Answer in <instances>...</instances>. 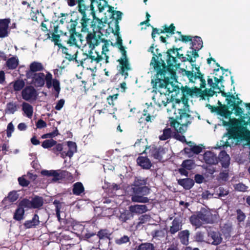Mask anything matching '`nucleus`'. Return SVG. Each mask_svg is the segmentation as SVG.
I'll return each mask as SVG.
<instances>
[{
  "label": "nucleus",
  "instance_id": "31",
  "mask_svg": "<svg viewBox=\"0 0 250 250\" xmlns=\"http://www.w3.org/2000/svg\"><path fill=\"white\" fill-rule=\"evenodd\" d=\"M123 13L119 11H116L115 12V16H111V18H112L113 20H115L114 23L115 30V31L113 29H112V32L114 35H118L120 31V27H119V20H121L122 16Z\"/></svg>",
  "mask_w": 250,
  "mask_h": 250
},
{
  "label": "nucleus",
  "instance_id": "60",
  "mask_svg": "<svg viewBox=\"0 0 250 250\" xmlns=\"http://www.w3.org/2000/svg\"><path fill=\"white\" fill-rule=\"evenodd\" d=\"M150 217V216L147 214L141 215L138 219L139 222L137 224V226H140L141 225L146 223L147 221H149Z\"/></svg>",
  "mask_w": 250,
  "mask_h": 250
},
{
  "label": "nucleus",
  "instance_id": "63",
  "mask_svg": "<svg viewBox=\"0 0 250 250\" xmlns=\"http://www.w3.org/2000/svg\"><path fill=\"white\" fill-rule=\"evenodd\" d=\"M194 239L198 242H203L204 240V233L202 231H197L194 236Z\"/></svg>",
  "mask_w": 250,
  "mask_h": 250
},
{
  "label": "nucleus",
  "instance_id": "10",
  "mask_svg": "<svg viewBox=\"0 0 250 250\" xmlns=\"http://www.w3.org/2000/svg\"><path fill=\"white\" fill-rule=\"evenodd\" d=\"M41 174L42 176L46 177L52 176L53 178L52 181L53 182H56L59 180H62L67 179L69 177H71V173L66 170H42L41 171Z\"/></svg>",
  "mask_w": 250,
  "mask_h": 250
},
{
  "label": "nucleus",
  "instance_id": "5",
  "mask_svg": "<svg viewBox=\"0 0 250 250\" xmlns=\"http://www.w3.org/2000/svg\"><path fill=\"white\" fill-rule=\"evenodd\" d=\"M28 79H31V83L34 85L36 87H42L44 85L45 81H46V86L48 88L53 87L55 91L57 92L55 96L58 97L61 90L60 83L57 79H52V75L51 73H48L46 76L42 72H39L38 73L32 74L29 77V75L26 76Z\"/></svg>",
  "mask_w": 250,
  "mask_h": 250
},
{
  "label": "nucleus",
  "instance_id": "38",
  "mask_svg": "<svg viewBox=\"0 0 250 250\" xmlns=\"http://www.w3.org/2000/svg\"><path fill=\"white\" fill-rule=\"evenodd\" d=\"M24 214L25 210L18 205L14 213L13 219L16 221H21L24 218Z\"/></svg>",
  "mask_w": 250,
  "mask_h": 250
},
{
  "label": "nucleus",
  "instance_id": "30",
  "mask_svg": "<svg viewBox=\"0 0 250 250\" xmlns=\"http://www.w3.org/2000/svg\"><path fill=\"white\" fill-rule=\"evenodd\" d=\"M228 106L229 105H221L220 107H212V108H214V111H216L218 114L227 118L232 114V111L229 110Z\"/></svg>",
  "mask_w": 250,
  "mask_h": 250
},
{
  "label": "nucleus",
  "instance_id": "37",
  "mask_svg": "<svg viewBox=\"0 0 250 250\" xmlns=\"http://www.w3.org/2000/svg\"><path fill=\"white\" fill-rule=\"evenodd\" d=\"M189 221L191 224L195 226L196 228H199L203 224L197 212L196 214H193L190 217Z\"/></svg>",
  "mask_w": 250,
  "mask_h": 250
},
{
  "label": "nucleus",
  "instance_id": "42",
  "mask_svg": "<svg viewBox=\"0 0 250 250\" xmlns=\"http://www.w3.org/2000/svg\"><path fill=\"white\" fill-rule=\"evenodd\" d=\"M19 60L15 57L8 59L6 61V66L9 69H15L19 65Z\"/></svg>",
  "mask_w": 250,
  "mask_h": 250
},
{
  "label": "nucleus",
  "instance_id": "27",
  "mask_svg": "<svg viewBox=\"0 0 250 250\" xmlns=\"http://www.w3.org/2000/svg\"><path fill=\"white\" fill-rule=\"evenodd\" d=\"M171 225L170 227L169 232L171 234H174L182 229L183 224L179 218L175 217L172 221Z\"/></svg>",
  "mask_w": 250,
  "mask_h": 250
},
{
  "label": "nucleus",
  "instance_id": "28",
  "mask_svg": "<svg viewBox=\"0 0 250 250\" xmlns=\"http://www.w3.org/2000/svg\"><path fill=\"white\" fill-rule=\"evenodd\" d=\"M39 217L35 214L31 220L25 221L23 225L26 229L35 228L40 224Z\"/></svg>",
  "mask_w": 250,
  "mask_h": 250
},
{
  "label": "nucleus",
  "instance_id": "9",
  "mask_svg": "<svg viewBox=\"0 0 250 250\" xmlns=\"http://www.w3.org/2000/svg\"><path fill=\"white\" fill-rule=\"evenodd\" d=\"M148 51L150 52L153 55L150 65H153L156 73L158 71H162V68L165 66V62L164 59L162 58L163 55L160 52L159 49H156L155 52H154L153 45H152L149 47Z\"/></svg>",
  "mask_w": 250,
  "mask_h": 250
},
{
  "label": "nucleus",
  "instance_id": "14",
  "mask_svg": "<svg viewBox=\"0 0 250 250\" xmlns=\"http://www.w3.org/2000/svg\"><path fill=\"white\" fill-rule=\"evenodd\" d=\"M37 95L36 90L31 85L26 86L21 91L22 98L26 101L36 100Z\"/></svg>",
  "mask_w": 250,
  "mask_h": 250
},
{
  "label": "nucleus",
  "instance_id": "1",
  "mask_svg": "<svg viewBox=\"0 0 250 250\" xmlns=\"http://www.w3.org/2000/svg\"><path fill=\"white\" fill-rule=\"evenodd\" d=\"M104 30L103 28L100 31L95 30L87 33L85 39L90 50L88 53L84 54L85 57L81 61V64L88 60H91V62H94L98 63L105 59V62H109V57L106 52L109 51V41L102 38Z\"/></svg>",
  "mask_w": 250,
  "mask_h": 250
},
{
  "label": "nucleus",
  "instance_id": "49",
  "mask_svg": "<svg viewBox=\"0 0 250 250\" xmlns=\"http://www.w3.org/2000/svg\"><path fill=\"white\" fill-rule=\"evenodd\" d=\"M22 208H32V201L27 198H23L18 205Z\"/></svg>",
  "mask_w": 250,
  "mask_h": 250
},
{
  "label": "nucleus",
  "instance_id": "59",
  "mask_svg": "<svg viewBox=\"0 0 250 250\" xmlns=\"http://www.w3.org/2000/svg\"><path fill=\"white\" fill-rule=\"evenodd\" d=\"M77 23L78 22L76 20L72 21V20H71L70 23L67 26L69 30L68 32L77 33L76 31V27L77 25Z\"/></svg>",
  "mask_w": 250,
  "mask_h": 250
},
{
  "label": "nucleus",
  "instance_id": "13",
  "mask_svg": "<svg viewBox=\"0 0 250 250\" xmlns=\"http://www.w3.org/2000/svg\"><path fill=\"white\" fill-rule=\"evenodd\" d=\"M60 38V35L56 34L55 33L52 34L51 41L54 43L55 45L58 46L59 49H62V52L63 54H65L66 56V59L69 61L75 60L76 62H77V56L78 52H77L73 55L69 54L68 52V49L65 46L62 45V43L59 42Z\"/></svg>",
  "mask_w": 250,
  "mask_h": 250
},
{
  "label": "nucleus",
  "instance_id": "45",
  "mask_svg": "<svg viewBox=\"0 0 250 250\" xmlns=\"http://www.w3.org/2000/svg\"><path fill=\"white\" fill-rule=\"evenodd\" d=\"M134 214L132 212L128 210H125L121 213L119 219L123 222H126L127 220H130L133 218Z\"/></svg>",
  "mask_w": 250,
  "mask_h": 250
},
{
  "label": "nucleus",
  "instance_id": "56",
  "mask_svg": "<svg viewBox=\"0 0 250 250\" xmlns=\"http://www.w3.org/2000/svg\"><path fill=\"white\" fill-rule=\"evenodd\" d=\"M26 175H23L21 177H20L18 179L19 184L20 186L23 187H26L30 184V181L25 178Z\"/></svg>",
  "mask_w": 250,
  "mask_h": 250
},
{
  "label": "nucleus",
  "instance_id": "34",
  "mask_svg": "<svg viewBox=\"0 0 250 250\" xmlns=\"http://www.w3.org/2000/svg\"><path fill=\"white\" fill-rule=\"evenodd\" d=\"M64 35L68 37L67 40H65L64 42L69 45V46L77 45V40L76 39V36H81L79 33H72V32H65Z\"/></svg>",
  "mask_w": 250,
  "mask_h": 250
},
{
  "label": "nucleus",
  "instance_id": "41",
  "mask_svg": "<svg viewBox=\"0 0 250 250\" xmlns=\"http://www.w3.org/2000/svg\"><path fill=\"white\" fill-rule=\"evenodd\" d=\"M22 109L27 117L31 118L33 115V108L29 104L23 102L22 104Z\"/></svg>",
  "mask_w": 250,
  "mask_h": 250
},
{
  "label": "nucleus",
  "instance_id": "4",
  "mask_svg": "<svg viewBox=\"0 0 250 250\" xmlns=\"http://www.w3.org/2000/svg\"><path fill=\"white\" fill-rule=\"evenodd\" d=\"M146 179L135 177L131 185V200L132 202L147 203L149 202V199L146 196L150 192V188L146 186Z\"/></svg>",
  "mask_w": 250,
  "mask_h": 250
},
{
  "label": "nucleus",
  "instance_id": "35",
  "mask_svg": "<svg viewBox=\"0 0 250 250\" xmlns=\"http://www.w3.org/2000/svg\"><path fill=\"white\" fill-rule=\"evenodd\" d=\"M189 235V231L187 229L181 231L179 232L178 237L182 244L185 245H188V244Z\"/></svg>",
  "mask_w": 250,
  "mask_h": 250
},
{
  "label": "nucleus",
  "instance_id": "7",
  "mask_svg": "<svg viewBox=\"0 0 250 250\" xmlns=\"http://www.w3.org/2000/svg\"><path fill=\"white\" fill-rule=\"evenodd\" d=\"M229 139H233L239 141H249L250 131L242 124L241 121H236L228 132Z\"/></svg>",
  "mask_w": 250,
  "mask_h": 250
},
{
  "label": "nucleus",
  "instance_id": "50",
  "mask_svg": "<svg viewBox=\"0 0 250 250\" xmlns=\"http://www.w3.org/2000/svg\"><path fill=\"white\" fill-rule=\"evenodd\" d=\"M163 29L160 30V33H167L171 35L174 34L175 31V26L173 23H171L169 26L167 25H164L163 26Z\"/></svg>",
  "mask_w": 250,
  "mask_h": 250
},
{
  "label": "nucleus",
  "instance_id": "43",
  "mask_svg": "<svg viewBox=\"0 0 250 250\" xmlns=\"http://www.w3.org/2000/svg\"><path fill=\"white\" fill-rule=\"evenodd\" d=\"M99 241L100 240L108 239L110 240L111 233L107 229H101L97 232Z\"/></svg>",
  "mask_w": 250,
  "mask_h": 250
},
{
  "label": "nucleus",
  "instance_id": "64",
  "mask_svg": "<svg viewBox=\"0 0 250 250\" xmlns=\"http://www.w3.org/2000/svg\"><path fill=\"white\" fill-rule=\"evenodd\" d=\"M7 198L10 202L13 203L18 199V196L16 192L12 191L9 193Z\"/></svg>",
  "mask_w": 250,
  "mask_h": 250
},
{
  "label": "nucleus",
  "instance_id": "57",
  "mask_svg": "<svg viewBox=\"0 0 250 250\" xmlns=\"http://www.w3.org/2000/svg\"><path fill=\"white\" fill-rule=\"evenodd\" d=\"M192 37L189 35L187 36V35H181V38H177L176 37H175V42H177L178 41H182L184 42H192Z\"/></svg>",
  "mask_w": 250,
  "mask_h": 250
},
{
  "label": "nucleus",
  "instance_id": "54",
  "mask_svg": "<svg viewBox=\"0 0 250 250\" xmlns=\"http://www.w3.org/2000/svg\"><path fill=\"white\" fill-rule=\"evenodd\" d=\"M17 110V105L13 103L10 102L7 104L6 110L10 114H14Z\"/></svg>",
  "mask_w": 250,
  "mask_h": 250
},
{
  "label": "nucleus",
  "instance_id": "61",
  "mask_svg": "<svg viewBox=\"0 0 250 250\" xmlns=\"http://www.w3.org/2000/svg\"><path fill=\"white\" fill-rule=\"evenodd\" d=\"M62 149H63L62 144L57 143L56 145H55L54 146V147H53L51 149V150L54 153L56 154V155H58L60 152L62 151Z\"/></svg>",
  "mask_w": 250,
  "mask_h": 250
},
{
  "label": "nucleus",
  "instance_id": "15",
  "mask_svg": "<svg viewBox=\"0 0 250 250\" xmlns=\"http://www.w3.org/2000/svg\"><path fill=\"white\" fill-rule=\"evenodd\" d=\"M191 46L190 47L191 55L193 58L196 59L199 57L198 51L200 50L203 47V41L201 37L195 36L193 40L191 42Z\"/></svg>",
  "mask_w": 250,
  "mask_h": 250
},
{
  "label": "nucleus",
  "instance_id": "25",
  "mask_svg": "<svg viewBox=\"0 0 250 250\" xmlns=\"http://www.w3.org/2000/svg\"><path fill=\"white\" fill-rule=\"evenodd\" d=\"M218 161L221 163L222 167L225 168H228L230 164V157L226 151H221L218 157Z\"/></svg>",
  "mask_w": 250,
  "mask_h": 250
},
{
  "label": "nucleus",
  "instance_id": "20",
  "mask_svg": "<svg viewBox=\"0 0 250 250\" xmlns=\"http://www.w3.org/2000/svg\"><path fill=\"white\" fill-rule=\"evenodd\" d=\"M208 237L209 243L213 245L220 244L222 240L221 234L219 231L210 230L208 231Z\"/></svg>",
  "mask_w": 250,
  "mask_h": 250
},
{
  "label": "nucleus",
  "instance_id": "8",
  "mask_svg": "<svg viewBox=\"0 0 250 250\" xmlns=\"http://www.w3.org/2000/svg\"><path fill=\"white\" fill-rule=\"evenodd\" d=\"M118 47L122 54V57L117 60V62L119 63L118 71L119 74L124 76L125 79H126L128 76V71L131 70V68L127 57L125 47L123 45Z\"/></svg>",
  "mask_w": 250,
  "mask_h": 250
},
{
  "label": "nucleus",
  "instance_id": "62",
  "mask_svg": "<svg viewBox=\"0 0 250 250\" xmlns=\"http://www.w3.org/2000/svg\"><path fill=\"white\" fill-rule=\"evenodd\" d=\"M235 190L239 191H245L247 188V187L242 183L235 184L233 186Z\"/></svg>",
  "mask_w": 250,
  "mask_h": 250
},
{
  "label": "nucleus",
  "instance_id": "17",
  "mask_svg": "<svg viewBox=\"0 0 250 250\" xmlns=\"http://www.w3.org/2000/svg\"><path fill=\"white\" fill-rule=\"evenodd\" d=\"M166 153V148L163 146H153L149 150V156L160 162Z\"/></svg>",
  "mask_w": 250,
  "mask_h": 250
},
{
  "label": "nucleus",
  "instance_id": "24",
  "mask_svg": "<svg viewBox=\"0 0 250 250\" xmlns=\"http://www.w3.org/2000/svg\"><path fill=\"white\" fill-rule=\"evenodd\" d=\"M43 69V66L41 62H34L30 64L29 70L26 71V76L29 75L30 77L32 74L37 73L36 72L41 71Z\"/></svg>",
  "mask_w": 250,
  "mask_h": 250
},
{
  "label": "nucleus",
  "instance_id": "19",
  "mask_svg": "<svg viewBox=\"0 0 250 250\" xmlns=\"http://www.w3.org/2000/svg\"><path fill=\"white\" fill-rule=\"evenodd\" d=\"M181 49L182 47L175 48L173 46L172 48L168 49L166 52L164 53V54L166 55V61L167 64H168V66H170L172 64H176V63H177L175 59V57H173L172 54H175V53H178V51Z\"/></svg>",
  "mask_w": 250,
  "mask_h": 250
},
{
  "label": "nucleus",
  "instance_id": "23",
  "mask_svg": "<svg viewBox=\"0 0 250 250\" xmlns=\"http://www.w3.org/2000/svg\"><path fill=\"white\" fill-rule=\"evenodd\" d=\"M200 91V88L194 87L192 88L186 85L183 86L182 85L181 93L182 94V97L181 99L184 101V98L187 96H192L194 94H196V92H198Z\"/></svg>",
  "mask_w": 250,
  "mask_h": 250
},
{
  "label": "nucleus",
  "instance_id": "48",
  "mask_svg": "<svg viewBox=\"0 0 250 250\" xmlns=\"http://www.w3.org/2000/svg\"><path fill=\"white\" fill-rule=\"evenodd\" d=\"M25 86V82L22 79H18L13 82V89L15 91H19Z\"/></svg>",
  "mask_w": 250,
  "mask_h": 250
},
{
  "label": "nucleus",
  "instance_id": "39",
  "mask_svg": "<svg viewBox=\"0 0 250 250\" xmlns=\"http://www.w3.org/2000/svg\"><path fill=\"white\" fill-rule=\"evenodd\" d=\"M84 191V188L81 182H76L73 185L72 192L74 195L79 196Z\"/></svg>",
  "mask_w": 250,
  "mask_h": 250
},
{
  "label": "nucleus",
  "instance_id": "22",
  "mask_svg": "<svg viewBox=\"0 0 250 250\" xmlns=\"http://www.w3.org/2000/svg\"><path fill=\"white\" fill-rule=\"evenodd\" d=\"M204 159L208 165H216L218 163V159L216 154L211 151H207L204 153Z\"/></svg>",
  "mask_w": 250,
  "mask_h": 250
},
{
  "label": "nucleus",
  "instance_id": "26",
  "mask_svg": "<svg viewBox=\"0 0 250 250\" xmlns=\"http://www.w3.org/2000/svg\"><path fill=\"white\" fill-rule=\"evenodd\" d=\"M67 144L69 148L68 150L67 151V152L63 151L61 153V157L63 158L67 156L69 157V158L72 157L74 153L77 151V145L76 143L72 141H68L67 142Z\"/></svg>",
  "mask_w": 250,
  "mask_h": 250
},
{
  "label": "nucleus",
  "instance_id": "29",
  "mask_svg": "<svg viewBox=\"0 0 250 250\" xmlns=\"http://www.w3.org/2000/svg\"><path fill=\"white\" fill-rule=\"evenodd\" d=\"M129 211L133 213L143 214L148 211L146 205H135L129 207Z\"/></svg>",
  "mask_w": 250,
  "mask_h": 250
},
{
  "label": "nucleus",
  "instance_id": "51",
  "mask_svg": "<svg viewBox=\"0 0 250 250\" xmlns=\"http://www.w3.org/2000/svg\"><path fill=\"white\" fill-rule=\"evenodd\" d=\"M194 162L193 160L188 159L184 160L181 166L182 167L185 168L187 170H190L194 168Z\"/></svg>",
  "mask_w": 250,
  "mask_h": 250
},
{
  "label": "nucleus",
  "instance_id": "21",
  "mask_svg": "<svg viewBox=\"0 0 250 250\" xmlns=\"http://www.w3.org/2000/svg\"><path fill=\"white\" fill-rule=\"evenodd\" d=\"M10 22L9 19H0V38H3L8 36V31L9 24Z\"/></svg>",
  "mask_w": 250,
  "mask_h": 250
},
{
  "label": "nucleus",
  "instance_id": "2",
  "mask_svg": "<svg viewBox=\"0 0 250 250\" xmlns=\"http://www.w3.org/2000/svg\"><path fill=\"white\" fill-rule=\"evenodd\" d=\"M83 0H67L69 6H73L78 4L79 12L81 14V32H90L93 31H100L105 26L101 19L96 17L93 4L90 6L83 4Z\"/></svg>",
  "mask_w": 250,
  "mask_h": 250
},
{
  "label": "nucleus",
  "instance_id": "52",
  "mask_svg": "<svg viewBox=\"0 0 250 250\" xmlns=\"http://www.w3.org/2000/svg\"><path fill=\"white\" fill-rule=\"evenodd\" d=\"M137 250H155V247L153 244L150 243H145L141 244Z\"/></svg>",
  "mask_w": 250,
  "mask_h": 250
},
{
  "label": "nucleus",
  "instance_id": "6",
  "mask_svg": "<svg viewBox=\"0 0 250 250\" xmlns=\"http://www.w3.org/2000/svg\"><path fill=\"white\" fill-rule=\"evenodd\" d=\"M179 116L176 118H169L170 125L175 131L184 133L187 129V126L190 124L193 117L186 112L185 109H179Z\"/></svg>",
  "mask_w": 250,
  "mask_h": 250
},
{
  "label": "nucleus",
  "instance_id": "36",
  "mask_svg": "<svg viewBox=\"0 0 250 250\" xmlns=\"http://www.w3.org/2000/svg\"><path fill=\"white\" fill-rule=\"evenodd\" d=\"M32 208H40L43 205L44 200L42 197L35 195L32 199Z\"/></svg>",
  "mask_w": 250,
  "mask_h": 250
},
{
  "label": "nucleus",
  "instance_id": "40",
  "mask_svg": "<svg viewBox=\"0 0 250 250\" xmlns=\"http://www.w3.org/2000/svg\"><path fill=\"white\" fill-rule=\"evenodd\" d=\"M84 239L89 243H95L100 242L97 234L92 232H88L84 234Z\"/></svg>",
  "mask_w": 250,
  "mask_h": 250
},
{
  "label": "nucleus",
  "instance_id": "55",
  "mask_svg": "<svg viewBox=\"0 0 250 250\" xmlns=\"http://www.w3.org/2000/svg\"><path fill=\"white\" fill-rule=\"evenodd\" d=\"M151 235L153 238H163L165 236V232L164 229L154 230L151 232Z\"/></svg>",
  "mask_w": 250,
  "mask_h": 250
},
{
  "label": "nucleus",
  "instance_id": "33",
  "mask_svg": "<svg viewBox=\"0 0 250 250\" xmlns=\"http://www.w3.org/2000/svg\"><path fill=\"white\" fill-rule=\"evenodd\" d=\"M137 163L144 169H149L151 167V162L147 157L139 156L137 159Z\"/></svg>",
  "mask_w": 250,
  "mask_h": 250
},
{
  "label": "nucleus",
  "instance_id": "32",
  "mask_svg": "<svg viewBox=\"0 0 250 250\" xmlns=\"http://www.w3.org/2000/svg\"><path fill=\"white\" fill-rule=\"evenodd\" d=\"M178 184L186 190L191 189L194 185V181L190 178H187L178 180Z\"/></svg>",
  "mask_w": 250,
  "mask_h": 250
},
{
  "label": "nucleus",
  "instance_id": "11",
  "mask_svg": "<svg viewBox=\"0 0 250 250\" xmlns=\"http://www.w3.org/2000/svg\"><path fill=\"white\" fill-rule=\"evenodd\" d=\"M192 69L195 67L196 72L193 73V70L188 71L184 69V74L188 77L189 82L194 83L197 79H199L201 81L200 87L205 88L206 85V81L204 78V74H202L200 70V67L197 66L196 64L192 63L191 64Z\"/></svg>",
  "mask_w": 250,
  "mask_h": 250
},
{
  "label": "nucleus",
  "instance_id": "58",
  "mask_svg": "<svg viewBox=\"0 0 250 250\" xmlns=\"http://www.w3.org/2000/svg\"><path fill=\"white\" fill-rule=\"evenodd\" d=\"M237 220L239 223L244 222L246 218L245 214L240 209L236 210Z\"/></svg>",
  "mask_w": 250,
  "mask_h": 250
},
{
  "label": "nucleus",
  "instance_id": "47",
  "mask_svg": "<svg viewBox=\"0 0 250 250\" xmlns=\"http://www.w3.org/2000/svg\"><path fill=\"white\" fill-rule=\"evenodd\" d=\"M172 136V130L170 128H165L163 130V134L159 136V139L161 141H166L170 139Z\"/></svg>",
  "mask_w": 250,
  "mask_h": 250
},
{
  "label": "nucleus",
  "instance_id": "53",
  "mask_svg": "<svg viewBox=\"0 0 250 250\" xmlns=\"http://www.w3.org/2000/svg\"><path fill=\"white\" fill-rule=\"evenodd\" d=\"M57 144V141L51 139L46 140L42 142V146L44 148H49L54 146Z\"/></svg>",
  "mask_w": 250,
  "mask_h": 250
},
{
  "label": "nucleus",
  "instance_id": "3",
  "mask_svg": "<svg viewBox=\"0 0 250 250\" xmlns=\"http://www.w3.org/2000/svg\"><path fill=\"white\" fill-rule=\"evenodd\" d=\"M176 79V72L175 70H166L162 69L161 71H158L151 80L153 88L154 89L166 88L167 92L169 94L174 92L171 96H177L181 91L182 85L175 84L173 82H170V80Z\"/></svg>",
  "mask_w": 250,
  "mask_h": 250
},
{
  "label": "nucleus",
  "instance_id": "46",
  "mask_svg": "<svg viewBox=\"0 0 250 250\" xmlns=\"http://www.w3.org/2000/svg\"><path fill=\"white\" fill-rule=\"evenodd\" d=\"M53 204L55 206V211L57 217L59 222H61V220H62L63 219L61 218V209L62 207V203L60 201L57 200H55Z\"/></svg>",
  "mask_w": 250,
  "mask_h": 250
},
{
  "label": "nucleus",
  "instance_id": "44",
  "mask_svg": "<svg viewBox=\"0 0 250 250\" xmlns=\"http://www.w3.org/2000/svg\"><path fill=\"white\" fill-rule=\"evenodd\" d=\"M232 230L231 225L225 224L221 229V232L226 238H229Z\"/></svg>",
  "mask_w": 250,
  "mask_h": 250
},
{
  "label": "nucleus",
  "instance_id": "16",
  "mask_svg": "<svg viewBox=\"0 0 250 250\" xmlns=\"http://www.w3.org/2000/svg\"><path fill=\"white\" fill-rule=\"evenodd\" d=\"M197 213L203 224H212L213 223V215L209 209L203 208Z\"/></svg>",
  "mask_w": 250,
  "mask_h": 250
},
{
  "label": "nucleus",
  "instance_id": "18",
  "mask_svg": "<svg viewBox=\"0 0 250 250\" xmlns=\"http://www.w3.org/2000/svg\"><path fill=\"white\" fill-rule=\"evenodd\" d=\"M226 100L229 107H232V110H234V113L236 116L242 117V115H244L243 109L240 107V105L242 103V100L236 102L234 100L232 101L229 99H226Z\"/></svg>",
  "mask_w": 250,
  "mask_h": 250
},
{
  "label": "nucleus",
  "instance_id": "12",
  "mask_svg": "<svg viewBox=\"0 0 250 250\" xmlns=\"http://www.w3.org/2000/svg\"><path fill=\"white\" fill-rule=\"evenodd\" d=\"M175 56L173 57H175V59L176 62H177V64H172L170 66H168V64L165 63V66H164L163 68L164 70H175L176 71V69L179 67L180 65V62L179 61V59L181 60L182 62H185L188 61L191 63H194L196 62L195 59H193V56L191 55V51H188L187 53V57H186L184 56L183 54H180L178 53H175L174 54Z\"/></svg>",
  "mask_w": 250,
  "mask_h": 250
}]
</instances>
